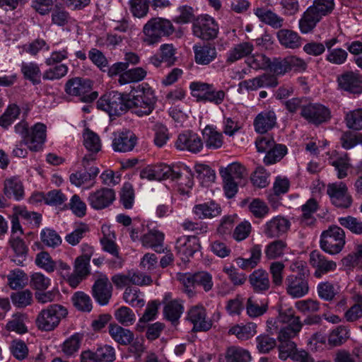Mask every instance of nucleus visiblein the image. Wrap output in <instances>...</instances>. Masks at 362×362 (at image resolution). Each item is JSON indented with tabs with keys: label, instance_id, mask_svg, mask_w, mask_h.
I'll use <instances>...</instances> for the list:
<instances>
[{
	"label": "nucleus",
	"instance_id": "obj_59",
	"mask_svg": "<svg viewBox=\"0 0 362 362\" xmlns=\"http://www.w3.org/2000/svg\"><path fill=\"white\" fill-rule=\"evenodd\" d=\"M246 63L255 70L267 69L270 65V59L263 54H256L247 57Z\"/></svg>",
	"mask_w": 362,
	"mask_h": 362
},
{
	"label": "nucleus",
	"instance_id": "obj_25",
	"mask_svg": "<svg viewBox=\"0 0 362 362\" xmlns=\"http://www.w3.org/2000/svg\"><path fill=\"white\" fill-rule=\"evenodd\" d=\"M248 280L253 291L257 293H264L270 288L269 274L264 269L255 270L250 274Z\"/></svg>",
	"mask_w": 362,
	"mask_h": 362
},
{
	"label": "nucleus",
	"instance_id": "obj_37",
	"mask_svg": "<svg viewBox=\"0 0 362 362\" xmlns=\"http://www.w3.org/2000/svg\"><path fill=\"white\" fill-rule=\"evenodd\" d=\"M253 49V45L249 42L238 44L229 52L226 61L228 63H233L250 54Z\"/></svg>",
	"mask_w": 362,
	"mask_h": 362
},
{
	"label": "nucleus",
	"instance_id": "obj_12",
	"mask_svg": "<svg viewBox=\"0 0 362 362\" xmlns=\"http://www.w3.org/2000/svg\"><path fill=\"white\" fill-rule=\"evenodd\" d=\"M140 176L143 179L148 180H163L170 179L174 181L181 177V173L176 171L170 166L165 164H159L148 166L141 171Z\"/></svg>",
	"mask_w": 362,
	"mask_h": 362
},
{
	"label": "nucleus",
	"instance_id": "obj_63",
	"mask_svg": "<svg viewBox=\"0 0 362 362\" xmlns=\"http://www.w3.org/2000/svg\"><path fill=\"white\" fill-rule=\"evenodd\" d=\"M285 266L281 262H273L269 266V273L272 275V283L274 286H280L283 284V272Z\"/></svg>",
	"mask_w": 362,
	"mask_h": 362
},
{
	"label": "nucleus",
	"instance_id": "obj_2",
	"mask_svg": "<svg viewBox=\"0 0 362 362\" xmlns=\"http://www.w3.org/2000/svg\"><path fill=\"white\" fill-rule=\"evenodd\" d=\"M174 31V26L169 20L153 18L143 28L142 41L147 45H152L158 43L162 37L170 36Z\"/></svg>",
	"mask_w": 362,
	"mask_h": 362
},
{
	"label": "nucleus",
	"instance_id": "obj_38",
	"mask_svg": "<svg viewBox=\"0 0 362 362\" xmlns=\"http://www.w3.org/2000/svg\"><path fill=\"white\" fill-rule=\"evenodd\" d=\"M221 208L214 202L197 204L193 208L194 214L199 218H209L221 214Z\"/></svg>",
	"mask_w": 362,
	"mask_h": 362
},
{
	"label": "nucleus",
	"instance_id": "obj_33",
	"mask_svg": "<svg viewBox=\"0 0 362 362\" xmlns=\"http://www.w3.org/2000/svg\"><path fill=\"white\" fill-rule=\"evenodd\" d=\"M276 36L280 44L286 48L296 49L301 45V37L291 30L281 29Z\"/></svg>",
	"mask_w": 362,
	"mask_h": 362
},
{
	"label": "nucleus",
	"instance_id": "obj_47",
	"mask_svg": "<svg viewBox=\"0 0 362 362\" xmlns=\"http://www.w3.org/2000/svg\"><path fill=\"white\" fill-rule=\"evenodd\" d=\"M317 209V201L311 198L307 201V202L301 206L303 212L301 223L306 226H310L315 222V218L313 217V214Z\"/></svg>",
	"mask_w": 362,
	"mask_h": 362
},
{
	"label": "nucleus",
	"instance_id": "obj_22",
	"mask_svg": "<svg viewBox=\"0 0 362 362\" xmlns=\"http://www.w3.org/2000/svg\"><path fill=\"white\" fill-rule=\"evenodd\" d=\"M137 143V137L129 130H125L115 134L112 141V148L117 152L132 151Z\"/></svg>",
	"mask_w": 362,
	"mask_h": 362
},
{
	"label": "nucleus",
	"instance_id": "obj_23",
	"mask_svg": "<svg viewBox=\"0 0 362 362\" xmlns=\"http://www.w3.org/2000/svg\"><path fill=\"white\" fill-rule=\"evenodd\" d=\"M339 86L344 90L360 93L362 90V76L354 71H346L337 78Z\"/></svg>",
	"mask_w": 362,
	"mask_h": 362
},
{
	"label": "nucleus",
	"instance_id": "obj_21",
	"mask_svg": "<svg viewBox=\"0 0 362 362\" xmlns=\"http://www.w3.org/2000/svg\"><path fill=\"white\" fill-rule=\"evenodd\" d=\"M115 199V194L113 189L103 187L95 192L90 193L88 200L95 209L100 210L107 207Z\"/></svg>",
	"mask_w": 362,
	"mask_h": 362
},
{
	"label": "nucleus",
	"instance_id": "obj_49",
	"mask_svg": "<svg viewBox=\"0 0 362 362\" xmlns=\"http://www.w3.org/2000/svg\"><path fill=\"white\" fill-rule=\"evenodd\" d=\"M347 128L354 131L362 129V108L348 112L344 117Z\"/></svg>",
	"mask_w": 362,
	"mask_h": 362
},
{
	"label": "nucleus",
	"instance_id": "obj_45",
	"mask_svg": "<svg viewBox=\"0 0 362 362\" xmlns=\"http://www.w3.org/2000/svg\"><path fill=\"white\" fill-rule=\"evenodd\" d=\"M257 325L255 323H248L244 326L235 325L229 329V334L235 335L239 339L247 340L253 337Z\"/></svg>",
	"mask_w": 362,
	"mask_h": 362
},
{
	"label": "nucleus",
	"instance_id": "obj_17",
	"mask_svg": "<svg viewBox=\"0 0 362 362\" xmlns=\"http://www.w3.org/2000/svg\"><path fill=\"white\" fill-rule=\"evenodd\" d=\"M187 320L193 324L194 332H206L212 327V321L206 319V309L202 305L192 307L187 313Z\"/></svg>",
	"mask_w": 362,
	"mask_h": 362
},
{
	"label": "nucleus",
	"instance_id": "obj_50",
	"mask_svg": "<svg viewBox=\"0 0 362 362\" xmlns=\"http://www.w3.org/2000/svg\"><path fill=\"white\" fill-rule=\"evenodd\" d=\"M287 153V148L283 144H275L267 151L264 162L266 165H272L280 161Z\"/></svg>",
	"mask_w": 362,
	"mask_h": 362
},
{
	"label": "nucleus",
	"instance_id": "obj_6",
	"mask_svg": "<svg viewBox=\"0 0 362 362\" xmlns=\"http://www.w3.org/2000/svg\"><path fill=\"white\" fill-rule=\"evenodd\" d=\"M67 314L68 311L64 306L59 304L51 305L40 311L36 319V325L41 330L52 331Z\"/></svg>",
	"mask_w": 362,
	"mask_h": 362
},
{
	"label": "nucleus",
	"instance_id": "obj_11",
	"mask_svg": "<svg viewBox=\"0 0 362 362\" xmlns=\"http://www.w3.org/2000/svg\"><path fill=\"white\" fill-rule=\"evenodd\" d=\"M300 115L308 123L318 126L331 119V111L320 103H309L301 106Z\"/></svg>",
	"mask_w": 362,
	"mask_h": 362
},
{
	"label": "nucleus",
	"instance_id": "obj_48",
	"mask_svg": "<svg viewBox=\"0 0 362 362\" xmlns=\"http://www.w3.org/2000/svg\"><path fill=\"white\" fill-rule=\"evenodd\" d=\"M287 247V243L283 240H276L267 245L265 249L266 257L269 259L281 257Z\"/></svg>",
	"mask_w": 362,
	"mask_h": 362
},
{
	"label": "nucleus",
	"instance_id": "obj_3",
	"mask_svg": "<svg viewBox=\"0 0 362 362\" xmlns=\"http://www.w3.org/2000/svg\"><path fill=\"white\" fill-rule=\"evenodd\" d=\"M129 95L111 91L103 95L97 102L99 109L107 112L110 117L120 116L129 110Z\"/></svg>",
	"mask_w": 362,
	"mask_h": 362
},
{
	"label": "nucleus",
	"instance_id": "obj_41",
	"mask_svg": "<svg viewBox=\"0 0 362 362\" xmlns=\"http://www.w3.org/2000/svg\"><path fill=\"white\" fill-rule=\"evenodd\" d=\"M146 76V71L141 67L127 70L119 76L118 81L121 85L142 81Z\"/></svg>",
	"mask_w": 362,
	"mask_h": 362
},
{
	"label": "nucleus",
	"instance_id": "obj_42",
	"mask_svg": "<svg viewBox=\"0 0 362 362\" xmlns=\"http://www.w3.org/2000/svg\"><path fill=\"white\" fill-rule=\"evenodd\" d=\"M206 146L210 149H217L223 145V135L211 127H206L203 132Z\"/></svg>",
	"mask_w": 362,
	"mask_h": 362
},
{
	"label": "nucleus",
	"instance_id": "obj_1",
	"mask_svg": "<svg viewBox=\"0 0 362 362\" xmlns=\"http://www.w3.org/2000/svg\"><path fill=\"white\" fill-rule=\"evenodd\" d=\"M334 8V0H315L299 21L300 32L304 34L312 32L322 17L331 13Z\"/></svg>",
	"mask_w": 362,
	"mask_h": 362
},
{
	"label": "nucleus",
	"instance_id": "obj_44",
	"mask_svg": "<svg viewBox=\"0 0 362 362\" xmlns=\"http://www.w3.org/2000/svg\"><path fill=\"white\" fill-rule=\"evenodd\" d=\"M27 316L25 314L17 313L13 315L12 319L6 324V328L8 331L15 332L19 334H25L28 332L25 325Z\"/></svg>",
	"mask_w": 362,
	"mask_h": 362
},
{
	"label": "nucleus",
	"instance_id": "obj_8",
	"mask_svg": "<svg viewBox=\"0 0 362 362\" xmlns=\"http://www.w3.org/2000/svg\"><path fill=\"white\" fill-rule=\"evenodd\" d=\"M92 81L79 77L69 79L65 84V92L73 96L81 97V100L90 103L98 98L97 92H92Z\"/></svg>",
	"mask_w": 362,
	"mask_h": 362
},
{
	"label": "nucleus",
	"instance_id": "obj_14",
	"mask_svg": "<svg viewBox=\"0 0 362 362\" xmlns=\"http://www.w3.org/2000/svg\"><path fill=\"white\" fill-rule=\"evenodd\" d=\"M327 194L329 195L332 203L339 208H349L352 203L351 196L348 192L345 183L329 184L327 186Z\"/></svg>",
	"mask_w": 362,
	"mask_h": 362
},
{
	"label": "nucleus",
	"instance_id": "obj_7",
	"mask_svg": "<svg viewBox=\"0 0 362 362\" xmlns=\"http://www.w3.org/2000/svg\"><path fill=\"white\" fill-rule=\"evenodd\" d=\"M345 245V233L337 226H329L320 236V247L330 255L339 253Z\"/></svg>",
	"mask_w": 362,
	"mask_h": 362
},
{
	"label": "nucleus",
	"instance_id": "obj_13",
	"mask_svg": "<svg viewBox=\"0 0 362 362\" xmlns=\"http://www.w3.org/2000/svg\"><path fill=\"white\" fill-rule=\"evenodd\" d=\"M83 137V145L88 153L83 156L81 163L83 167L86 169L90 162L97 159V154L100 151L102 144L99 136L88 128L84 130Z\"/></svg>",
	"mask_w": 362,
	"mask_h": 362
},
{
	"label": "nucleus",
	"instance_id": "obj_18",
	"mask_svg": "<svg viewBox=\"0 0 362 362\" xmlns=\"http://www.w3.org/2000/svg\"><path fill=\"white\" fill-rule=\"evenodd\" d=\"M175 146L178 150L197 153L202 149L204 143L198 134L192 132H185L178 135Z\"/></svg>",
	"mask_w": 362,
	"mask_h": 362
},
{
	"label": "nucleus",
	"instance_id": "obj_61",
	"mask_svg": "<svg viewBox=\"0 0 362 362\" xmlns=\"http://www.w3.org/2000/svg\"><path fill=\"white\" fill-rule=\"evenodd\" d=\"M134 201V190L129 182L123 185L120 192V202L126 209L132 208Z\"/></svg>",
	"mask_w": 362,
	"mask_h": 362
},
{
	"label": "nucleus",
	"instance_id": "obj_28",
	"mask_svg": "<svg viewBox=\"0 0 362 362\" xmlns=\"http://www.w3.org/2000/svg\"><path fill=\"white\" fill-rule=\"evenodd\" d=\"M108 328L111 337L120 345L128 346L134 339V334L131 330L117 324H110Z\"/></svg>",
	"mask_w": 362,
	"mask_h": 362
},
{
	"label": "nucleus",
	"instance_id": "obj_53",
	"mask_svg": "<svg viewBox=\"0 0 362 362\" xmlns=\"http://www.w3.org/2000/svg\"><path fill=\"white\" fill-rule=\"evenodd\" d=\"M115 319L124 326L132 325L136 321V315L133 310L128 307L122 306L115 313Z\"/></svg>",
	"mask_w": 362,
	"mask_h": 362
},
{
	"label": "nucleus",
	"instance_id": "obj_31",
	"mask_svg": "<svg viewBox=\"0 0 362 362\" xmlns=\"http://www.w3.org/2000/svg\"><path fill=\"white\" fill-rule=\"evenodd\" d=\"M8 244L15 253V257L12 259V261L17 265L23 266V262L28 252V246L24 240L18 236L11 235Z\"/></svg>",
	"mask_w": 362,
	"mask_h": 362
},
{
	"label": "nucleus",
	"instance_id": "obj_32",
	"mask_svg": "<svg viewBox=\"0 0 362 362\" xmlns=\"http://www.w3.org/2000/svg\"><path fill=\"white\" fill-rule=\"evenodd\" d=\"M4 193L9 199L14 197L16 200L21 199L24 196V188L22 182L17 177L6 179Z\"/></svg>",
	"mask_w": 362,
	"mask_h": 362
},
{
	"label": "nucleus",
	"instance_id": "obj_20",
	"mask_svg": "<svg viewBox=\"0 0 362 362\" xmlns=\"http://www.w3.org/2000/svg\"><path fill=\"white\" fill-rule=\"evenodd\" d=\"M287 293L293 298H301L306 295L309 291L306 277L291 274L285 280Z\"/></svg>",
	"mask_w": 362,
	"mask_h": 362
},
{
	"label": "nucleus",
	"instance_id": "obj_51",
	"mask_svg": "<svg viewBox=\"0 0 362 362\" xmlns=\"http://www.w3.org/2000/svg\"><path fill=\"white\" fill-rule=\"evenodd\" d=\"M20 113L21 109L16 104L9 105L0 117V126L8 128L18 117Z\"/></svg>",
	"mask_w": 362,
	"mask_h": 362
},
{
	"label": "nucleus",
	"instance_id": "obj_40",
	"mask_svg": "<svg viewBox=\"0 0 362 362\" xmlns=\"http://www.w3.org/2000/svg\"><path fill=\"white\" fill-rule=\"evenodd\" d=\"M21 72L25 79L31 81L34 85L40 83L41 71L39 66L34 62H23Z\"/></svg>",
	"mask_w": 362,
	"mask_h": 362
},
{
	"label": "nucleus",
	"instance_id": "obj_29",
	"mask_svg": "<svg viewBox=\"0 0 362 362\" xmlns=\"http://www.w3.org/2000/svg\"><path fill=\"white\" fill-rule=\"evenodd\" d=\"M254 13L262 23L273 28L277 29L283 26L284 18L270 9L263 7L257 8L255 9Z\"/></svg>",
	"mask_w": 362,
	"mask_h": 362
},
{
	"label": "nucleus",
	"instance_id": "obj_46",
	"mask_svg": "<svg viewBox=\"0 0 362 362\" xmlns=\"http://www.w3.org/2000/svg\"><path fill=\"white\" fill-rule=\"evenodd\" d=\"M245 168L239 163L230 164L227 168L220 170L221 177L241 180L245 175Z\"/></svg>",
	"mask_w": 362,
	"mask_h": 362
},
{
	"label": "nucleus",
	"instance_id": "obj_19",
	"mask_svg": "<svg viewBox=\"0 0 362 362\" xmlns=\"http://www.w3.org/2000/svg\"><path fill=\"white\" fill-rule=\"evenodd\" d=\"M291 227L289 220L281 216H276L264 226V234L269 238H279L286 234Z\"/></svg>",
	"mask_w": 362,
	"mask_h": 362
},
{
	"label": "nucleus",
	"instance_id": "obj_9",
	"mask_svg": "<svg viewBox=\"0 0 362 362\" xmlns=\"http://www.w3.org/2000/svg\"><path fill=\"white\" fill-rule=\"evenodd\" d=\"M219 28L216 21L209 15H202L192 23L193 35L202 40H212L217 37Z\"/></svg>",
	"mask_w": 362,
	"mask_h": 362
},
{
	"label": "nucleus",
	"instance_id": "obj_5",
	"mask_svg": "<svg viewBox=\"0 0 362 362\" xmlns=\"http://www.w3.org/2000/svg\"><path fill=\"white\" fill-rule=\"evenodd\" d=\"M156 97L154 90L148 85L139 87L136 95L129 97V108H134V112L139 117L148 115L154 110Z\"/></svg>",
	"mask_w": 362,
	"mask_h": 362
},
{
	"label": "nucleus",
	"instance_id": "obj_64",
	"mask_svg": "<svg viewBox=\"0 0 362 362\" xmlns=\"http://www.w3.org/2000/svg\"><path fill=\"white\" fill-rule=\"evenodd\" d=\"M39 195L44 199L45 204L53 206L61 205L66 199L65 195L59 189H53L46 194L40 193Z\"/></svg>",
	"mask_w": 362,
	"mask_h": 362
},
{
	"label": "nucleus",
	"instance_id": "obj_39",
	"mask_svg": "<svg viewBox=\"0 0 362 362\" xmlns=\"http://www.w3.org/2000/svg\"><path fill=\"white\" fill-rule=\"evenodd\" d=\"M279 320L286 324V327L294 329V330H300L303 327L300 317L296 315L295 311L292 308L281 310L279 311Z\"/></svg>",
	"mask_w": 362,
	"mask_h": 362
},
{
	"label": "nucleus",
	"instance_id": "obj_34",
	"mask_svg": "<svg viewBox=\"0 0 362 362\" xmlns=\"http://www.w3.org/2000/svg\"><path fill=\"white\" fill-rule=\"evenodd\" d=\"M143 246L151 247L157 252H160L164 240V234L158 230H151L141 237Z\"/></svg>",
	"mask_w": 362,
	"mask_h": 362
},
{
	"label": "nucleus",
	"instance_id": "obj_24",
	"mask_svg": "<svg viewBox=\"0 0 362 362\" xmlns=\"http://www.w3.org/2000/svg\"><path fill=\"white\" fill-rule=\"evenodd\" d=\"M310 263L316 270L314 276L320 278L322 274L336 269L337 264L332 261L327 260L325 257L319 251L314 250L310 254Z\"/></svg>",
	"mask_w": 362,
	"mask_h": 362
},
{
	"label": "nucleus",
	"instance_id": "obj_30",
	"mask_svg": "<svg viewBox=\"0 0 362 362\" xmlns=\"http://www.w3.org/2000/svg\"><path fill=\"white\" fill-rule=\"evenodd\" d=\"M276 117L273 111L262 112L256 117L254 126L256 132L264 134L276 124Z\"/></svg>",
	"mask_w": 362,
	"mask_h": 362
},
{
	"label": "nucleus",
	"instance_id": "obj_57",
	"mask_svg": "<svg viewBox=\"0 0 362 362\" xmlns=\"http://www.w3.org/2000/svg\"><path fill=\"white\" fill-rule=\"evenodd\" d=\"M339 224L351 233L356 235L362 234V221L351 216L339 218Z\"/></svg>",
	"mask_w": 362,
	"mask_h": 362
},
{
	"label": "nucleus",
	"instance_id": "obj_55",
	"mask_svg": "<svg viewBox=\"0 0 362 362\" xmlns=\"http://www.w3.org/2000/svg\"><path fill=\"white\" fill-rule=\"evenodd\" d=\"M349 336V330L344 326H338L333 329L328 337V342L332 346H339L344 343Z\"/></svg>",
	"mask_w": 362,
	"mask_h": 362
},
{
	"label": "nucleus",
	"instance_id": "obj_58",
	"mask_svg": "<svg viewBox=\"0 0 362 362\" xmlns=\"http://www.w3.org/2000/svg\"><path fill=\"white\" fill-rule=\"evenodd\" d=\"M35 264L48 273L55 270V261H54L47 252L42 251L36 255Z\"/></svg>",
	"mask_w": 362,
	"mask_h": 362
},
{
	"label": "nucleus",
	"instance_id": "obj_52",
	"mask_svg": "<svg viewBox=\"0 0 362 362\" xmlns=\"http://www.w3.org/2000/svg\"><path fill=\"white\" fill-rule=\"evenodd\" d=\"M341 146L346 149H351L357 144H362V134L351 132H344L340 137Z\"/></svg>",
	"mask_w": 362,
	"mask_h": 362
},
{
	"label": "nucleus",
	"instance_id": "obj_4",
	"mask_svg": "<svg viewBox=\"0 0 362 362\" xmlns=\"http://www.w3.org/2000/svg\"><path fill=\"white\" fill-rule=\"evenodd\" d=\"M15 132L19 134L23 142L33 151H38L46 138V126L42 123L36 124L30 130L28 123L23 120L15 126Z\"/></svg>",
	"mask_w": 362,
	"mask_h": 362
},
{
	"label": "nucleus",
	"instance_id": "obj_35",
	"mask_svg": "<svg viewBox=\"0 0 362 362\" xmlns=\"http://www.w3.org/2000/svg\"><path fill=\"white\" fill-rule=\"evenodd\" d=\"M99 169L97 167H91L85 172L76 171L69 176V180L72 185L76 187H81L82 185L93 180L99 173Z\"/></svg>",
	"mask_w": 362,
	"mask_h": 362
},
{
	"label": "nucleus",
	"instance_id": "obj_54",
	"mask_svg": "<svg viewBox=\"0 0 362 362\" xmlns=\"http://www.w3.org/2000/svg\"><path fill=\"white\" fill-rule=\"evenodd\" d=\"M74 306L81 311L90 312L92 310V300L90 296L82 291H78L72 297Z\"/></svg>",
	"mask_w": 362,
	"mask_h": 362
},
{
	"label": "nucleus",
	"instance_id": "obj_62",
	"mask_svg": "<svg viewBox=\"0 0 362 362\" xmlns=\"http://www.w3.org/2000/svg\"><path fill=\"white\" fill-rule=\"evenodd\" d=\"M139 291L136 288L127 286L123 294L124 300L132 306L143 307L144 300L139 298Z\"/></svg>",
	"mask_w": 362,
	"mask_h": 362
},
{
	"label": "nucleus",
	"instance_id": "obj_56",
	"mask_svg": "<svg viewBox=\"0 0 362 362\" xmlns=\"http://www.w3.org/2000/svg\"><path fill=\"white\" fill-rule=\"evenodd\" d=\"M318 296L326 301H332L337 293L334 285L329 281L320 283L317 286Z\"/></svg>",
	"mask_w": 362,
	"mask_h": 362
},
{
	"label": "nucleus",
	"instance_id": "obj_36",
	"mask_svg": "<svg viewBox=\"0 0 362 362\" xmlns=\"http://www.w3.org/2000/svg\"><path fill=\"white\" fill-rule=\"evenodd\" d=\"M183 310L184 308L179 300H170L164 307V317L166 320L171 322L173 325H176L183 313Z\"/></svg>",
	"mask_w": 362,
	"mask_h": 362
},
{
	"label": "nucleus",
	"instance_id": "obj_27",
	"mask_svg": "<svg viewBox=\"0 0 362 362\" xmlns=\"http://www.w3.org/2000/svg\"><path fill=\"white\" fill-rule=\"evenodd\" d=\"M193 50L194 52V60L198 64L207 65L217 57L216 47L209 43L199 46L194 45Z\"/></svg>",
	"mask_w": 362,
	"mask_h": 362
},
{
	"label": "nucleus",
	"instance_id": "obj_43",
	"mask_svg": "<svg viewBox=\"0 0 362 362\" xmlns=\"http://www.w3.org/2000/svg\"><path fill=\"white\" fill-rule=\"evenodd\" d=\"M227 362H250L251 356L248 351L240 347L232 346L226 352Z\"/></svg>",
	"mask_w": 362,
	"mask_h": 362
},
{
	"label": "nucleus",
	"instance_id": "obj_60",
	"mask_svg": "<svg viewBox=\"0 0 362 362\" xmlns=\"http://www.w3.org/2000/svg\"><path fill=\"white\" fill-rule=\"evenodd\" d=\"M267 308L268 306L267 303H262L259 305L252 296L250 297L247 300V313L252 317H257L262 315L267 312Z\"/></svg>",
	"mask_w": 362,
	"mask_h": 362
},
{
	"label": "nucleus",
	"instance_id": "obj_10",
	"mask_svg": "<svg viewBox=\"0 0 362 362\" xmlns=\"http://www.w3.org/2000/svg\"><path fill=\"white\" fill-rule=\"evenodd\" d=\"M192 95L199 101H208L216 105L221 104L226 93L222 90H216L212 84L202 82H192L190 84Z\"/></svg>",
	"mask_w": 362,
	"mask_h": 362
},
{
	"label": "nucleus",
	"instance_id": "obj_15",
	"mask_svg": "<svg viewBox=\"0 0 362 362\" xmlns=\"http://www.w3.org/2000/svg\"><path fill=\"white\" fill-rule=\"evenodd\" d=\"M201 245L199 240L195 235L182 236L177 239L175 249L177 253L184 262L189 261L196 252H199Z\"/></svg>",
	"mask_w": 362,
	"mask_h": 362
},
{
	"label": "nucleus",
	"instance_id": "obj_26",
	"mask_svg": "<svg viewBox=\"0 0 362 362\" xmlns=\"http://www.w3.org/2000/svg\"><path fill=\"white\" fill-rule=\"evenodd\" d=\"M240 85L248 90H255L259 88L276 87L278 81L274 75L263 74L252 79L243 81Z\"/></svg>",
	"mask_w": 362,
	"mask_h": 362
},
{
	"label": "nucleus",
	"instance_id": "obj_16",
	"mask_svg": "<svg viewBox=\"0 0 362 362\" xmlns=\"http://www.w3.org/2000/svg\"><path fill=\"white\" fill-rule=\"evenodd\" d=\"M112 285L107 276L101 274L92 286V296L100 305H105L112 297Z\"/></svg>",
	"mask_w": 362,
	"mask_h": 362
}]
</instances>
